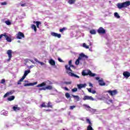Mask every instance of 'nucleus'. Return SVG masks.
Masks as SVG:
<instances>
[{"label":"nucleus","instance_id":"36","mask_svg":"<svg viewBox=\"0 0 130 130\" xmlns=\"http://www.w3.org/2000/svg\"><path fill=\"white\" fill-rule=\"evenodd\" d=\"M77 91H78V88L77 87H75V88L72 89V91L73 93H75V92H77Z\"/></svg>","mask_w":130,"mask_h":130},{"label":"nucleus","instance_id":"25","mask_svg":"<svg viewBox=\"0 0 130 130\" xmlns=\"http://www.w3.org/2000/svg\"><path fill=\"white\" fill-rule=\"evenodd\" d=\"M76 0H69L68 1V3L69 5H74L75 3H76Z\"/></svg>","mask_w":130,"mask_h":130},{"label":"nucleus","instance_id":"17","mask_svg":"<svg viewBox=\"0 0 130 130\" xmlns=\"http://www.w3.org/2000/svg\"><path fill=\"white\" fill-rule=\"evenodd\" d=\"M86 86H87L86 84H80L77 85L78 89H82V88H85Z\"/></svg>","mask_w":130,"mask_h":130},{"label":"nucleus","instance_id":"8","mask_svg":"<svg viewBox=\"0 0 130 130\" xmlns=\"http://www.w3.org/2000/svg\"><path fill=\"white\" fill-rule=\"evenodd\" d=\"M98 32L99 33V34H106V30L104 28H103V27H100L98 29Z\"/></svg>","mask_w":130,"mask_h":130},{"label":"nucleus","instance_id":"34","mask_svg":"<svg viewBox=\"0 0 130 130\" xmlns=\"http://www.w3.org/2000/svg\"><path fill=\"white\" fill-rule=\"evenodd\" d=\"M83 47H84L86 49H89V46H87V45H86V43H83Z\"/></svg>","mask_w":130,"mask_h":130},{"label":"nucleus","instance_id":"19","mask_svg":"<svg viewBox=\"0 0 130 130\" xmlns=\"http://www.w3.org/2000/svg\"><path fill=\"white\" fill-rule=\"evenodd\" d=\"M34 60L35 61H36V62H38V63H40L41 66H44V64H45V63L43 62H40L39 60H38L37 58H34Z\"/></svg>","mask_w":130,"mask_h":130},{"label":"nucleus","instance_id":"24","mask_svg":"<svg viewBox=\"0 0 130 130\" xmlns=\"http://www.w3.org/2000/svg\"><path fill=\"white\" fill-rule=\"evenodd\" d=\"M49 63L51 64V66H55V61L52 59L50 60Z\"/></svg>","mask_w":130,"mask_h":130},{"label":"nucleus","instance_id":"1","mask_svg":"<svg viewBox=\"0 0 130 130\" xmlns=\"http://www.w3.org/2000/svg\"><path fill=\"white\" fill-rule=\"evenodd\" d=\"M130 6V1H126L122 3H118L117 7L118 9H122L123 8H127Z\"/></svg>","mask_w":130,"mask_h":130},{"label":"nucleus","instance_id":"6","mask_svg":"<svg viewBox=\"0 0 130 130\" xmlns=\"http://www.w3.org/2000/svg\"><path fill=\"white\" fill-rule=\"evenodd\" d=\"M107 93H108L110 96H115V95L117 94V90L116 89L113 90H108Z\"/></svg>","mask_w":130,"mask_h":130},{"label":"nucleus","instance_id":"14","mask_svg":"<svg viewBox=\"0 0 130 130\" xmlns=\"http://www.w3.org/2000/svg\"><path fill=\"white\" fill-rule=\"evenodd\" d=\"M68 75L70 76V77H74L75 78H77L78 79H80V77L72 72H69Z\"/></svg>","mask_w":130,"mask_h":130},{"label":"nucleus","instance_id":"37","mask_svg":"<svg viewBox=\"0 0 130 130\" xmlns=\"http://www.w3.org/2000/svg\"><path fill=\"white\" fill-rule=\"evenodd\" d=\"M64 30H67V28L63 27L61 29H59V32H63V31H64Z\"/></svg>","mask_w":130,"mask_h":130},{"label":"nucleus","instance_id":"38","mask_svg":"<svg viewBox=\"0 0 130 130\" xmlns=\"http://www.w3.org/2000/svg\"><path fill=\"white\" fill-rule=\"evenodd\" d=\"M31 83H25L24 84V87L30 86H31Z\"/></svg>","mask_w":130,"mask_h":130},{"label":"nucleus","instance_id":"18","mask_svg":"<svg viewBox=\"0 0 130 130\" xmlns=\"http://www.w3.org/2000/svg\"><path fill=\"white\" fill-rule=\"evenodd\" d=\"M5 37L8 42H12V39H11V38L10 37L7 36V35H6V34H5Z\"/></svg>","mask_w":130,"mask_h":130},{"label":"nucleus","instance_id":"32","mask_svg":"<svg viewBox=\"0 0 130 130\" xmlns=\"http://www.w3.org/2000/svg\"><path fill=\"white\" fill-rule=\"evenodd\" d=\"M87 130H94V129H93V127H92V125H89L87 126Z\"/></svg>","mask_w":130,"mask_h":130},{"label":"nucleus","instance_id":"48","mask_svg":"<svg viewBox=\"0 0 130 130\" xmlns=\"http://www.w3.org/2000/svg\"><path fill=\"white\" fill-rule=\"evenodd\" d=\"M72 60H70L69 61V66H71V65L72 64Z\"/></svg>","mask_w":130,"mask_h":130},{"label":"nucleus","instance_id":"60","mask_svg":"<svg viewBox=\"0 0 130 130\" xmlns=\"http://www.w3.org/2000/svg\"><path fill=\"white\" fill-rule=\"evenodd\" d=\"M90 45H92V44H90Z\"/></svg>","mask_w":130,"mask_h":130},{"label":"nucleus","instance_id":"9","mask_svg":"<svg viewBox=\"0 0 130 130\" xmlns=\"http://www.w3.org/2000/svg\"><path fill=\"white\" fill-rule=\"evenodd\" d=\"M13 51L12 50H7V53L8 55L9 58L7 59V61H10L11 60V59L12 58V53Z\"/></svg>","mask_w":130,"mask_h":130},{"label":"nucleus","instance_id":"10","mask_svg":"<svg viewBox=\"0 0 130 130\" xmlns=\"http://www.w3.org/2000/svg\"><path fill=\"white\" fill-rule=\"evenodd\" d=\"M83 100H84V101L86 100H91V101H94V98H93V97L92 96L85 95L83 98Z\"/></svg>","mask_w":130,"mask_h":130},{"label":"nucleus","instance_id":"41","mask_svg":"<svg viewBox=\"0 0 130 130\" xmlns=\"http://www.w3.org/2000/svg\"><path fill=\"white\" fill-rule=\"evenodd\" d=\"M7 4L8 3L6 2L1 3V6H7Z\"/></svg>","mask_w":130,"mask_h":130},{"label":"nucleus","instance_id":"7","mask_svg":"<svg viewBox=\"0 0 130 130\" xmlns=\"http://www.w3.org/2000/svg\"><path fill=\"white\" fill-rule=\"evenodd\" d=\"M30 72V70L25 71L24 72L23 76L19 80V82H23V81H24V79H25V78H26V77H27V75H28V74H29Z\"/></svg>","mask_w":130,"mask_h":130},{"label":"nucleus","instance_id":"53","mask_svg":"<svg viewBox=\"0 0 130 130\" xmlns=\"http://www.w3.org/2000/svg\"><path fill=\"white\" fill-rule=\"evenodd\" d=\"M20 82H22V81H20V80H19V81H18V82H17V84H18V85H20V84H21Z\"/></svg>","mask_w":130,"mask_h":130},{"label":"nucleus","instance_id":"43","mask_svg":"<svg viewBox=\"0 0 130 130\" xmlns=\"http://www.w3.org/2000/svg\"><path fill=\"white\" fill-rule=\"evenodd\" d=\"M41 107H45V108H46V105H45V103H43L41 105Z\"/></svg>","mask_w":130,"mask_h":130},{"label":"nucleus","instance_id":"54","mask_svg":"<svg viewBox=\"0 0 130 130\" xmlns=\"http://www.w3.org/2000/svg\"><path fill=\"white\" fill-rule=\"evenodd\" d=\"M75 68V66H74V65H73V64H71V65H70V68Z\"/></svg>","mask_w":130,"mask_h":130},{"label":"nucleus","instance_id":"40","mask_svg":"<svg viewBox=\"0 0 130 130\" xmlns=\"http://www.w3.org/2000/svg\"><path fill=\"white\" fill-rule=\"evenodd\" d=\"M74 108H76V106H71L70 107V110H73V109H74Z\"/></svg>","mask_w":130,"mask_h":130},{"label":"nucleus","instance_id":"59","mask_svg":"<svg viewBox=\"0 0 130 130\" xmlns=\"http://www.w3.org/2000/svg\"><path fill=\"white\" fill-rule=\"evenodd\" d=\"M18 42L19 43H20V42H21L20 41H18Z\"/></svg>","mask_w":130,"mask_h":130},{"label":"nucleus","instance_id":"11","mask_svg":"<svg viewBox=\"0 0 130 130\" xmlns=\"http://www.w3.org/2000/svg\"><path fill=\"white\" fill-rule=\"evenodd\" d=\"M52 36H54V37H57V38H60L61 37V35L60 34H57L56 32H52Z\"/></svg>","mask_w":130,"mask_h":130},{"label":"nucleus","instance_id":"16","mask_svg":"<svg viewBox=\"0 0 130 130\" xmlns=\"http://www.w3.org/2000/svg\"><path fill=\"white\" fill-rule=\"evenodd\" d=\"M12 109H13L14 111H19L21 110V108L18 107V105H16L12 108Z\"/></svg>","mask_w":130,"mask_h":130},{"label":"nucleus","instance_id":"22","mask_svg":"<svg viewBox=\"0 0 130 130\" xmlns=\"http://www.w3.org/2000/svg\"><path fill=\"white\" fill-rule=\"evenodd\" d=\"M44 86H46V83L43 82L41 84H38L37 87H44Z\"/></svg>","mask_w":130,"mask_h":130},{"label":"nucleus","instance_id":"55","mask_svg":"<svg viewBox=\"0 0 130 130\" xmlns=\"http://www.w3.org/2000/svg\"><path fill=\"white\" fill-rule=\"evenodd\" d=\"M44 89H45V88H40L39 90L41 91V90H44Z\"/></svg>","mask_w":130,"mask_h":130},{"label":"nucleus","instance_id":"45","mask_svg":"<svg viewBox=\"0 0 130 130\" xmlns=\"http://www.w3.org/2000/svg\"><path fill=\"white\" fill-rule=\"evenodd\" d=\"M58 61H59L60 62H63V60H62V59H61L60 58H58Z\"/></svg>","mask_w":130,"mask_h":130},{"label":"nucleus","instance_id":"31","mask_svg":"<svg viewBox=\"0 0 130 130\" xmlns=\"http://www.w3.org/2000/svg\"><path fill=\"white\" fill-rule=\"evenodd\" d=\"M5 24H6V25H8V26H10V25H12V22H11L10 20H6L5 21Z\"/></svg>","mask_w":130,"mask_h":130},{"label":"nucleus","instance_id":"27","mask_svg":"<svg viewBox=\"0 0 130 130\" xmlns=\"http://www.w3.org/2000/svg\"><path fill=\"white\" fill-rule=\"evenodd\" d=\"M65 68L67 71H70V72H73L72 70H71V67L69 65H66Z\"/></svg>","mask_w":130,"mask_h":130},{"label":"nucleus","instance_id":"20","mask_svg":"<svg viewBox=\"0 0 130 130\" xmlns=\"http://www.w3.org/2000/svg\"><path fill=\"white\" fill-rule=\"evenodd\" d=\"M44 90H52V86L48 85L44 88Z\"/></svg>","mask_w":130,"mask_h":130},{"label":"nucleus","instance_id":"35","mask_svg":"<svg viewBox=\"0 0 130 130\" xmlns=\"http://www.w3.org/2000/svg\"><path fill=\"white\" fill-rule=\"evenodd\" d=\"M65 96H66V98L69 99V98H70V97H71V94H70V93L67 92L65 94Z\"/></svg>","mask_w":130,"mask_h":130},{"label":"nucleus","instance_id":"51","mask_svg":"<svg viewBox=\"0 0 130 130\" xmlns=\"http://www.w3.org/2000/svg\"><path fill=\"white\" fill-rule=\"evenodd\" d=\"M91 93L92 94H95L96 93V91L95 90H92V91H91Z\"/></svg>","mask_w":130,"mask_h":130},{"label":"nucleus","instance_id":"58","mask_svg":"<svg viewBox=\"0 0 130 130\" xmlns=\"http://www.w3.org/2000/svg\"><path fill=\"white\" fill-rule=\"evenodd\" d=\"M34 67V66H30V68H32Z\"/></svg>","mask_w":130,"mask_h":130},{"label":"nucleus","instance_id":"15","mask_svg":"<svg viewBox=\"0 0 130 130\" xmlns=\"http://www.w3.org/2000/svg\"><path fill=\"white\" fill-rule=\"evenodd\" d=\"M72 96L74 98V100H76V101H80L81 100V98H80V96L79 95H75L74 94H72Z\"/></svg>","mask_w":130,"mask_h":130},{"label":"nucleus","instance_id":"23","mask_svg":"<svg viewBox=\"0 0 130 130\" xmlns=\"http://www.w3.org/2000/svg\"><path fill=\"white\" fill-rule=\"evenodd\" d=\"M34 23L36 24L37 28H39V25H41V22L40 21H34Z\"/></svg>","mask_w":130,"mask_h":130},{"label":"nucleus","instance_id":"56","mask_svg":"<svg viewBox=\"0 0 130 130\" xmlns=\"http://www.w3.org/2000/svg\"><path fill=\"white\" fill-rule=\"evenodd\" d=\"M46 111L50 112V111H51V110H50V109H47V110H46Z\"/></svg>","mask_w":130,"mask_h":130},{"label":"nucleus","instance_id":"13","mask_svg":"<svg viewBox=\"0 0 130 130\" xmlns=\"http://www.w3.org/2000/svg\"><path fill=\"white\" fill-rule=\"evenodd\" d=\"M14 93V91L10 90L9 92H7L4 95V98H6L7 96H10V95H12Z\"/></svg>","mask_w":130,"mask_h":130},{"label":"nucleus","instance_id":"50","mask_svg":"<svg viewBox=\"0 0 130 130\" xmlns=\"http://www.w3.org/2000/svg\"><path fill=\"white\" fill-rule=\"evenodd\" d=\"M21 7H26V3L21 5Z\"/></svg>","mask_w":130,"mask_h":130},{"label":"nucleus","instance_id":"21","mask_svg":"<svg viewBox=\"0 0 130 130\" xmlns=\"http://www.w3.org/2000/svg\"><path fill=\"white\" fill-rule=\"evenodd\" d=\"M7 100L8 101H13V100H15V96L14 95L10 96L7 99Z\"/></svg>","mask_w":130,"mask_h":130},{"label":"nucleus","instance_id":"26","mask_svg":"<svg viewBox=\"0 0 130 130\" xmlns=\"http://www.w3.org/2000/svg\"><path fill=\"white\" fill-rule=\"evenodd\" d=\"M31 28L32 29H34L35 32H37V27H36V25H35V24H32Z\"/></svg>","mask_w":130,"mask_h":130},{"label":"nucleus","instance_id":"42","mask_svg":"<svg viewBox=\"0 0 130 130\" xmlns=\"http://www.w3.org/2000/svg\"><path fill=\"white\" fill-rule=\"evenodd\" d=\"M64 84H66V85H71V84H72V82H64Z\"/></svg>","mask_w":130,"mask_h":130},{"label":"nucleus","instance_id":"30","mask_svg":"<svg viewBox=\"0 0 130 130\" xmlns=\"http://www.w3.org/2000/svg\"><path fill=\"white\" fill-rule=\"evenodd\" d=\"M114 17H115V18H117V19H119V18H120V16L118 15V13L117 12H115L114 13Z\"/></svg>","mask_w":130,"mask_h":130},{"label":"nucleus","instance_id":"33","mask_svg":"<svg viewBox=\"0 0 130 130\" xmlns=\"http://www.w3.org/2000/svg\"><path fill=\"white\" fill-rule=\"evenodd\" d=\"M86 122L87 123H89V125H92V122H91V121L89 119H86Z\"/></svg>","mask_w":130,"mask_h":130},{"label":"nucleus","instance_id":"46","mask_svg":"<svg viewBox=\"0 0 130 130\" xmlns=\"http://www.w3.org/2000/svg\"><path fill=\"white\" fill-rule=\"evenodd\" d=\"M30 84H31V86H34V85H36L37 84V82L30 83Z\"/></svg>","mask_w":130,"mask_h":130},{"label":"nucleus","instance_id":"3","mask_svg":"<svg viewBox=\"0 0 130 130\" xmlns=\"http://www.w3.org/2000/svg\"><path fill=\"white\" fill-rule=\"evenodd\" d=\"M82 76H90V77H95L96 74L95 73H92L91 71L89 70L88 73H86L84 71H82Z\"/></svg>","mask_w":130,"mask_h":130},{"label":"nucleus","instance_id":"12","mask_svg":"<svg viewBox=\"0 0 130 130\" xmlns=\"http://www.w3.org/2000/svg\"><path fill=\"white\" fill-rule=\"evenodd\" d=\"M123 76L124 78H126V79H127V78L130 77V73L127 71H125L123 73Z\"/></svg>","mask_w":130,"mask_h":130},{"label":"nucleus","instance_id":"5","mask_svg":"<svg viewBox=\"0 0 130 130\" xmlns=\"http://www.w3.org/2000/svg\"><path fill=\"white\" fill-rule=\"evenodd\" d=\"M16 38L17 39H23V38H25V35L21 31H19L16 34Z\"/></svg>","mask_w":130,"mask_h":130},{"label":"nucleus","instance_id":"44","mask_svg":"<svg viewBox=\"0 0 130 130\" xmlns=\"http://www.w3.org/2000/svg\"><path fill=\"white\" fill-rule=\"evenodd\" d=\"M6 35V34H1L0 35V39H2V38H3V37L4 36L5 37V36Z\"/></svg>","mask_w":130,"mask_h":130},{"label":"nucleus","instance_id":"28","mask_svg":"<svg viewBox=\"0 0 130 130\" xmlns=\"http://www.w3.org/2000/svg\"><path fill=\"white\" fill-rule=\"evenodd\" d=\"M89 32L91 35H95V34H96V30H95V29H91Z\"/></svg>","mask_w":130,"mask_h":130},{"label":"nucleus","instance_id":"47","mask_svg":"<svg viewBox=\"0 0 130 130\" xmlns=\"http://www.w3.org/2000/svg\"><path fill=\"white\" fill-rule=\"evenodd\" d=\"M87 90L89 93H91L92 92V89L91 88H87Z\"/></svg>","mask_w":130,"mask_h":130},{"label":"nucleus","instance_id":"52","mask_svg":"<svg viewBox=\"0 0 130 130\" xmlns=\"http://www.w3.org/2000/svg\"><path fill=\"white\" fill-rule=\"evenodd\" d=\"M89 87H91V88H93V84H92V83H89Z\"/></svg>","mask_w":130,"mask_h":130},{"label":"nucleus","instance_id":"39","mask_svg":"<svg viewBox=\"0 0 130 130\" xmlns=\"http://www.w3.org/2000/svg\"><path fill=\"white\" fill-rule=\"evenodd\" d=\"M6 83V80L5 79H3L1 80V81L0 82L1 84H5Z\"/></svg>","mask_w":130,"mask_h":130},{"label":"nucleus","instance_id":"29","mask_svg":"<svg viewBox=\"0 0 130 130\" xmlns=\"http://www.w3.org/2000/svg\"><path fill=\"white\" fill-rule=\"evenodd\" d=\"M46 107L48 108H52L53 106H52V105H51V103L50 102H49L47 104V106H46Z\"/></svg>","mask_w":130,"mask_h":130},{"label":"nucleus","instance_id":"57","mask_svg":"<svg viewBox=\"0 0 130 130\" xmlns=\"http://www.w3.org/2000/svg\"><path fill=\"white\" fill-rule=\"evenodd\" d=\"M30 61H31V62L32 63H34V61H33V60H30Z\"/></svg>","mask_w":130,"mask_h":130},{"label":"nucleus","instance_id":"2","mask_svg":"<svg viewBox=\"0 0 130 130\" xmlns=\"http://www.w3.org/2000/svg\"><path fill=\"white\" fill-rule=\"evenodd\" d=\"M85 57V58H88V56L85 55L84 53H81L79 54V56L78 59L75 61V64L77 66L79 65L80 63V60L82 59V58Z\"/></svg>","mask_w":130,"mask_h":130},{"label":"nucleus","instance_id":"49","mask_svg":"<svg viewBox=\"0 0 130 130\" xmlns=\"http://www.w3.org/2000/svg\"><path fill=\"white\" fill-rule=\"evenodd\" d=\"M64 90H66V91H69V88H68V87H64Z\"/></svg>","mask_w":130,"mask_h":130},{"label":"nucleus","instance_id":"4","mask_svg":"<svg viewBox=\"0 0 130 130\" xmlns=\"http://www.w3.org/2000/svg\"><path fill=\"white\" fill-rule=\"evenodd\" d=\"M95 80L98 81L99 85H100V86H105V85H106V83L104 82L103 79H100V78L99 77H95Z\"/></svg>","mask_w":130,"mask_h":130}]
</instances>
